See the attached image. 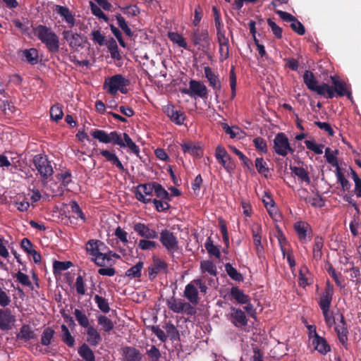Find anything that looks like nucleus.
I'll return each instance as SVG.
<instances>
[{
	"label": "nucleus",
	"mask_w": 361,
	"mask_h": 361,
	"mask_svg": "<svg viewBox=\"0 0 361 361\" xmlns=\"http://www.w3.org/2000/svg\"><path fill=\"white\" fill-rule=\"evenodd\" d=\"M91 135L100 142L105 144L111 143L121 148L128 147L131 152L136 155H138L140 153L139 147L127 133L121 134L117 131H111L110 133H107L103 130L94 129L92 130Z\"/></svg>",
	"instance_id": "f257e3e1"
},
{
	"label": "nucleus",
	"mask_w": 361,
	"mask_h": 361,
	"mask_svg": "<svg viewBox=\"0 0 361 361\" xmlns=\"http://www.w3.org/2000/svg\"><path fill=\"white\" fill-rule=\"evenodd\" d=\"M35 35L46 45L50 52H58L59 41L57 35L45 25H39L34 29Z\"/></svg>",
	"instance_id": "f03ea898"
},
{
	"label": "nucleus",
	"mask_w": 361,
	"mask_h": 361,
	"mask_svg": "<svg viewBox=\"0 0 361 361\" xmlns=\"http://www.w3.org/2000/svg\"><path fill=\"white\" fill-rule=\"evenodd\" d=\"M129 84L130 81L128 79L121 74H117L105 80L104 88L111 95H115L118 91L126 94L128 92L126 86Z\"/></svg>",
	"instance_id": "7ed1b4c3"
},
{
	"label": "nucleus",
	"mask_w": 361,
	"mask_h": 361,
	"mask_svg": "<svg viewBox=\"0 0 361 361\" xmlns=\"http://www.w3.org/2000/svg\"><path fill=\"white\" fill-rule=\"evenodd\" d=\"M32 163L38 173L44 179H48L54 173L51 161L46 156L37 154L33 157Z\"/></svg>",
	"instance_id": "20e7f679"
},
{
	"label": "nucleus",
	"mask_w": 361,
	"mask_h": 361,
	"mask_svg": "<svg viewBox=\"0 0 361 361\" xmlns=\"http://www.w3.org/2000/svg\"><path fill=\"white\" fill-rule=\"evenodd\" d=\"M159 240L168 252L171 255L179 250L178 240L176 236L168 229L161 231Z\"/></svg>",
	"instance_id": "39448f33"
},
{
	"label": "nucleus",
	"mask_w": 361,
	"mask_h": 361,
	"mask_svg": "<svg viewBox=\"0 0 361 361\" xmlns=\"http://www.w3.org/2000/svg\"><path fill=\"white\" fill-rule=\"evenodd\" d=\"M181 93L187 94L190 97L207 98L208 90L207 87L200 81L191 80L189 82V88L180 90Z\"/></svg>",
	"instance_id": "423d86ee"
},
{
	"label": "nucleus",
	"mask_w": 361,
	"mask_h": 361,
	"mask_svg": "<svg viewBox=\"0 0 361 361\" xmlns=\"http://www.w3.org/2000/svg\"><path fill=\"white\" fill-rule=\"evenodd\" d=\"M215 157L228 173H231L233 172L235 169V164L223 146L218 145L216 147L215 150Z\"/></svg>",
	"instance_id": "0eeeda50"
},
{
	"label": "nucleus",
	"mask_w": 361,
	"mask_h": 361,
	"mask_svg": "<svg viewBox=\"0 0 361 361\" xmlns=\"http://www.w3.org/2000/svg\"><path fill=\"white\" fill-rule=\"evenodd\" d=\"M154 185L155 182L138 185L135 192L137 200L145 204L150 202L154 190Z\"/></svg>",
	"instance_id": "6e6552de"
},
{
	"label": "nucleus",
	"mask_w": 361,
	"mask_h": 361,
	"mask_svg": "<svg viewBox=\"0 0 361 361\" xmlns=\"http://www.w3.org/2000/svg\"><path fill=\"white\" fill-rule=\"evenodd\" d=\"M274 149L279 155L285 157L288 152H293V149L290 147L288 137L285 134L278 133L274 140Z\"/></svg>",
	"instance_id": "1a4fd4ad"
},
{
	"label": "nucleus",
	"mask_w": 361,
	"mask_h": 361,
	"mask_svg": "<svg viewBox=\"0 0 361 361\" xmlns=\"http://www.w3.org/2000/svg\"><path fill=\"white\" fill-rule=\"evenodd\" d=\"M338 321L336 323L335 325V331L336 332L338 338L340 343L345 348H348V329L347 326V324L345 322V318L342 314H338V317L337 318Z\"/></svg>",
	"instance_id": "9d476101"
},
{
	"label": "nucleus",
	"mask_w": 361,
	"mask_h": 361,
	"mask_svg": "<svg viewBox=\"0 0 361 361\" xmlns=\"http://www.w3.org/2000/svg\"><path fill=\"white\" fill-rule=\"evenodd\" d=\"M222 24H216L217 39L219 44L220 59L226 60L229 56L228 39L226 37L225 32L222 30Z\"/></svg>",
	"instance_id": "9b49d317"
},
{
	"label": "nucleus",
	"mask_w": 361,
	"mask_h": 361,
	"mask_svg": "<svg viewBox=\"0 0 361 361\" xmlns=\"http://www.w3.org/2000/svg\"><path fill=\"white\" fill-rule=\"evenodd\" d=\"M169 308L175 313H180L185 312L188 314H191L193 310L190 303L184 302L181 299H176L171 297L166 302Z\"/></svg>",
	"instance_id": "f8f14e48"
},
{
	"label": "nucleus",
	"mask_w": 361,
	"mask_h": 361,
	"mask_svg": "<svg viewBox=\"0 0 361 361\" xmlns=\"http://www.w3.org/2000/svg\"><path fill=\"white\" fill-rule=\"evenodd\" d=\"M99 240H90L86 244L87 252L92 257V260L99 267H104V257L99 250Z\"/></svg>",
	"instance_id": "ddd939ff"
},
{
	"label": "nucleus",
	"mask_w": 361,
	"mask_h": 361,
	"mask_svg": "<svg viewBox=\"0 0 361 361\" xmlns=\"http://www.w3.org/2000/svg\"><path fill=\"white\" fill-rule=\"evenodd\" d=\"M16 322V317L9 308L0 309V329L8 331Z\"/></svg>",
	"instance_id": "4468645a"
},
{
	"label": "nucleus",
	"mask_w": 361,
	"mask_h": 361,
	"mask_svg": "<svg viewBox=\"0 0 361 361\" xmlns=\"http://www.w3.org/2000/svg\"><path fill=\"white\" fill-rule=\"evenodd\" d=\"M191 39L196 46L199 45L202 48H208L209 47L210 39L207 30L194 29Z\"/></svg>",
	"instance_id": "2eb2a0df"
},
{
	"label": "nucleus",
	"mask_w": 361,
	"mask_h": 361,
	"mask_svg": "<svg viewBox=\"0 0 361 361\" xmlns=\"http://www.w3.org/2000/svg\"><path fill=\"white\" fill-rule=\"evenodd\" d=\"M230 310V320L235 327L242 328L247 326V319L243 310L234 307H231Z\"/></svg>",
	"instance_id": "dca6fc26"
},
{
	"label": "nucleus",
	"mask_w": 361,
	"mask_h": 361,
	"mask_svg": "<svg viewBox=\"0 0 361 361\" xmlns=\"http://www.w3.org/2000/svg\"><path fill=\"white\" fill-rule=\"evenodd\" d=\"M331 79L334 85L332 87L334 90V94H336L338 97L346 95L349 99L351 98V92L348 90V85L343 80H341L335 76H331Z\"/></svg>",
	"instance_id": "f3484780"
},
{
	"label": "nucleus",
	"mask_w": 361,
	"mask_h": 361,
	"mask_svg": "<svg viewBox=\"0 0 361 361\" xmlns=\"http://www.w3.org/2000/svg\"><path fill=\"white\" fill-rule=\"evenodd\" d=\"M134 231L141 237L147 239L158 238L157 232L142 223H136L133 226Z\"/></svg>",
	"instance_id": "a211bd4d"
},
{
	"label": "nucleus",
	"mask_w": 361,
	"mask_h": 361,
	"mask_svg": "<svg viewBox=\"0 0 361 361\" xmlns=\"http://www.w3.org/2000/svg\"><path fill=\"white\" fill-rule=\"evenodd\" d=\"M334 295V286L326 282V288L319 301L320 308L330 307Z\"/></svg>",
	"instance_id": "6ab92c4d"
},
{
	"label": "nucleus",
	"mask_w": 361,
	"mask_h": 361,
	"mask_svg": "<svg viewBox=\"0 0 361 361\" xmlns=\"http://www.w3.org/2000/svg\"><path fill=\"white\" fill-rule=\"evenodd\" d=\"M53 13L60 16L61 20L66 21V23H74V16L66 6L54 5L53 7Z\"/></svg>",
	"instance_id": "aec40b11"
},
{
	"label": "nucleus",
	"mask_w": 361,
	"mask_h": 361,
	"mask_svg": "<svg viewBox=\"0 0 361 361\" xmlns=\"http://www.w3.org/2000/svg\"><path fill=\"white\" fill-rule=\"evenodd\" d=\"M37 335L32 327L28 324H23L19 331L16 334V340L27 342L35 339Z\"/></svg>",
	"instance_id": "412c9836"
},
{
	"label": "nucleus",
	"mask_w": 361,
	"mask_h": 361,
	"mask_svg": "<svg viewBox=\"0 0 361 361\" xmlns=\"http://www.w3.org/2000/svg\"><path fill=\"white\" fill-rule=\"evenodd\" d=\"M166 268L167 264L164 260L158 257H154L152 264L148 268V273L150 280H153L157 276L158 273L162 270H165Z\"/></svg>",
	"instance_id": "4be33fe9"
},
{
	"label": "nucleus",
	"mask_w": 361,
	"mask_h": 361,
	"mask_svg": "<svg viewBox=\"0 0 361 361\" xmlns=\"http://www.w3.org/2000/svg\"><path fill=\"white\" fill-rule=\"evenodd\" d=\"M314 349L322 355H326L330 351L331 348L328 344L326 340L319 336L316 332V328H314V338L312 341Z\"/></svg>",
	"instance_id": "5701e85b"
},
{
	"label": "nucleus",
	"mask_w": 361,
	"mask_h": 361,
	"mask_svg": "<svg viewBox=\"0 0 361 361\" xmlns=\"http://www.w3.org/2000/svg\"><path fill=\"white\" fill-rule=\"evenodd\" d=\"M184 297H185L193 305H197L199 302L198 290L196 288L193 280L186 285L184 290Z\"/></svg>",
	"instance_id": "b1692460"
},
{
	"label": "nucleus",
	"mask_w": 361,
	"mask_h": 361,
	"mask_svg": "<svg viewBox=\"0 0 361 361\" xmlns=\"http://www.w3.org/2000/svg\"><path fill=\"white\" fill-rule=\"evenodd\" d=\"M123 361H141L142 355L135 348L126 346L122 348Z\"/></svg>",
	"instance_id": "393cba45"
},
{
	"label": "nucleus",
	"mask_w": 361,
	"mask_h": 361,
	"mask_svg": "<svg viewBox=\"0 0 361 361\" xmlns=\"http://www.w3.org/2000/svg\"><path fill=\"white\" fill-rule=\"evenodd\" d=\"M204 72L205 77L209 81V85L212 87L214 90H219L221 89V82L218 75L209 66L204 68Z\"/></svg>",
	"instance_id": "a878e982"
},
{
	"label": "nucleus",
	"mask_w": 361,
	"mask_h": 361,
	"mask_svg": "<svg viewBox=\"0 0 361 361\" xmlns=\"http://www.w3.org/2000/svg\"><path fill=\"white\" fill-rule=\"evenodd\" d=\"M87 341L92 346H97L102 341V336L97 329L94 326H90L87 328Z\"/></svg>",
	"instance_id": "bb28decb"
},
{
	"label": "nucleus",
	"mask_w": 361,
	"mask_h": 361,
	"mask_svg": "<svg viewBox=\"0 0 361 361\" xmlns=\"http://www.w3.org/2000/svg\"><path fill=\"white\" fill-rule=\"evenodd\" d=\"M21 57L24 61L32 65L37 64L39 61L38 51L35 48L21 51Z\"/></svg>",
	"instance_id": "cd10ccee"
},
{
	"label": "nucleus",
	"mask_w": 361,
	"mask_h": 361,
	"mask_svg": "<svg viewBox=\"0 0 361 361\" xmlns=\"http://www.w3.org/2000/svg\"><path fill=\"white\" fill-rule=\"evenodd\" d=\"M314 92L326 99H332L334 97V87L324 82L318 85Z\"/></svg>",
	"instance_id": "c85d7f7f"
},
{
	"label": "nucleus",
	"mask_w": 361,
	"mask_h": 361,
	"mask_svg": "<svg viewBox=\"0 0 361 361\" xmlns=\"http://www.w3.org/2000/svg\"><path fill=\"white\" fill-rule=\"evenodd\" d=\"M63 35L64 39L69 43L71 47H78L82 44V39L80 35L69 30L64 31Z\"/></svg>",
	"instance_id": "c756f323"
},
{
	"label": "nucleus",
	"mask_w": 361,
	"mask_h": 361,
	"mask_svg": "<svg viewBox=\"0 0 361 361\" xmlns=\"http://www.w3.org/2000/svg\"><path fill=\"white\" fill-rule=\"evenodd\" d=\"M100 154L106 159V161L116 166L119 170L124 171L123 165L115 153L106 149H102L100 151Z\"/></svg>",
	"instance_id": "7c9ffc66"
},
{
	"label": "nucleus",
	"mask_w": 361,
	"mask_h": 361,
	"mask_svg": "<svg viewBox=\"0 0 361 361\" xmlns=\"http://www.w3.org/2000/svg\"><path fill=\"white\" fill-rule=\"evenodd\" d=\"M184 153H188L192 156L200 157L202 154L201 147L192 142H186L181 145Z\"/></svg>",
	"instance_id": "2f4dec72"
},
{
	"label": "nucleus",
	"mask_w": 361,
	"mask_h": 361,
	"mask_svg": "<svg viewBox=\"0 0 361 361\" xmlns=\"http://www.w3.org/2000/svg\"><path fill=\"white\" fill-rule=\"evenodd\" d=\"M308 224L303 221H298L295 224V229L300 241L307 242Z\"/></svg>",
	"instance_id": "473e14b6"
},
{
	"label": "nucleus",
	"mask_w": 361,
	"mask_h": 361,
	"mask_svg": "<svg viewBox=\"0 0 361 361\" xmlns=\"http://www.w3.org/2000/svg\"><path fill=\"white\" fill-rule=\"evenodd\" d=\"M231 295L240 304H247L250 301V297L236 286L231 288Z\"/></svg>",
	"instance_id": "72a5a7b5"
},
{
	"label": "nucleus",
	"mask_w": 361,
	"mask_h": 361,
	"mask_svg": "<svg viewBox=\"0 0 361 361\" xmlns=\"http://www.w3.org/2000/svg\"><path fill=\"white\" fill-rule=\"evenodd\" d=\"M166 113L171 120L178 125H181L185 120L184 114L181 111L175 109L173 106L168 107Z\"/></svg>",
	"instance_id": "f704fd0d"
},
{
	"label": "nucleus",
	"mask_w": 361,
	"mask_h": 361,
	"mask_svg": "<svg viewBox=\"0 0 361 361\" xmlns=\"http://www.w3.org/2000/svg\"><path fill=\"white\" fill-rule=\"evenodd\" d=\"M303 81L307 88L314 92L315 88L317 87L318 81L316 80L313 73L310 71H305L303 74Z\"/></svg>",
	"instance_id": "c9c22d12"
},
{
	"label": "nucleus",
	"mask_w": 361,
	"mask_h": 361,
	"mask_svg": "<svg viewBox=\"0 0 361 361\" xmlns=\"http://www.w3.org/2000/svg\"><path fill=\"white\" fill-rule=\"evenodd\" d=\"M338 154V150H331L329 147H326L325 149V158L326 161L331 164L333 166L336 167V170L341 169L337 159V154Z\"/></svg>",
	"instance_id": "e433bc0d"
},
{
	"label": "nucleus",
	"mask_w": 361,
	"mask_h": 361,
	"mask_svg": "<svg viewBox=\"0 0 361 361\" xmlns=\"http://www.w3.org/2000/svg\"><path fill=\"white\" fill-rule=\"evenodd\" d=\"M78 354L85 361H95L93 351L86 343H83L78 349Z\"/></svg>",
	"instance_id": "4c0bfd02"
},
{
	"label": "nucleus",
	"mask_w": 361,
	"mask_h": 361,
	"mask_svg": "<svg viewBox=\"0 0 361 361\" xmlns=\"http://www.w3.org/2000/svg\"><path fill=\"white\" fill-rule=\"evenodd\" d=\"M169 39L179 47L187 49L188 44L182 35L176 32H169L167 34Z\"/></svg>",
	"instance_id": "58836bf2"
},
{
	"label": "nucleus",
	"mask_w": 361,
	"mask_h": 361,
	"mask_svg": "<svg viewBox=\"0 0 361 361\" xmlns=\"http://www.w3.org/2000/svg\"><path fill=\"white\" fill-rule=\"evenodd\" d=\"M290 169L292 173L302 181L305 182L307 184L310 183V178L309 176V173L304 168L298 166H290Z\"/></svg>",
	"instance_id": "ea45409f"
},
{
	"label": "nucleus",
	"mask_w": 361,
	"mask_h": 361,
	"mask_svg": "<svg viewBox=\"0 0 361 361\" xmlns=\"http://www.w3.org/2000/svg\"><path fill=\"white\" fill-rule=\"evenodd\" d=\"M98 324L105 332H110L114 328L113 322L105 315L100 314L97 317Z\"/></svg>",
	"instance_id": "a19ab883"
},
{
	"label": "nucleus",
	"mask_w": 361,
	"mask_h": 361,
	"mask_svg": "<svg viewBox=\"0 0 361 361\" xmlns=\"http://www.w3.org/2000/svg\"><path fill=\"white\" fill-rule=\"evenodd\" d=\"M143 262L142 261H139L136 263L135 265L128 269L126 271V276L130 279L139 278L141 276V271L143 268Z\"/></svg>",
	"instance_id": "79ce46f5"
},
{
	"label": "nucleus",
	"mask_w": 361,
	"mask_h": 361,
	"mask_svg": "<svg viewBox=\"0 0 361 361\" xmlns=\"http://www.w3.org/2000/svg\"><path fill=\"white\" fill-rule=\"evenodd\" d=\"M324 245V240L322 238L317 236L314 238V246H313V257L315 260L318 261L322 258V247Z\"/></svg>",
	"instance_id": "37998d69"
},
{
	"label": "nucleus",
	"mask_w": 361,
	"mask_h": 361,
	"mask_svg": "<svg viewBox=\"0 0 361 361\" xmlns=\"http://www.w3.org/2000/svg\"><path fill=\"white\" fill-rule=\"evenodd\" d=\"M55 331L51 327H47L44 329L41 336V344L47 346L51 344Z\"/></svg>",
	"instance_id": "c03bdc74"
},
{
	"label": "nucleus",
	"mask_w": 361,
	"mask_h": 361,
	"mask_svg": "<svg viewBox=\"0 0 361 361\" xmlns=\"http://www.w3.org/2000/svg\"><path fill=\"white\" fill-rule=\"evenodd\" d=\"M260 232H261V226L259 225L256 224L252 226V233L253 241H254V244L256 246V248L258 252L260 251L261 250H262V243H261L262 237L260 235Z\"/></svg>",
	"instance_id": "a18cd8bd"
},
{
	"label": "nucleus",
	"mask_w": 361,
	"mask_h": 361,
	"mask_svg": "<svg viewBox=\"0 0 361 361\" xmlns=\"http://www.w3.org/2000/svg\"><path fill=\"white\" fill-rule=\"evenodd\" d=\"M61 331H62V341L69 347H73L75 343V339L71 336L68 328L65 325L63 324L61 326Z\"/></svg>",
	"instance_id": "49530a36"
},
{
	"label": "nucleus",
	"mask_w": 361,
	"mask_h": 361,
	"mask_svg": "<svg viewBox=\"0 0 361 361\" xmlns=\"http://www.w3.org/2000/svg\"><path fill=\"white\" fill-rule=\"evenodd\" d=\"M262 201L270 215H273L274 213L276 212V208L274 207V201L269 193L265 192L262 197Z\"/></svg>",
	"instance_id": "de8ad7c7"
},
{
	"label": "nucleus",
	"mask_w": 361,
	"mask_h": 361,
	"mask_svg": "<svg viewBox=\"0 0 361 361\" xmlns=\"http://www.w3.org/2000/svg\"><path fill=\"white\" fill-rule=\"evenodd\" d=\"M157 197L161 200L170 201L171 197L169 192L161 186V185L155 182L154 190Z\"/></svg>",
	"instance_id": "09e8293b"
},
{
	"label": "nucleus",
	"mask_w": 361,
	"mask_h": 361,
	"mask_svg": "<svg viewBox=\"0 0 361 361\" xmlns=\"http://www.w3.org/2000/svg\"><path fill=\"white\" fill-rule=\"evenodd\" d=\"M306 202L315 207H322L324 206V200L317 191L313 197H305Z\"/></svg>",
	"instance_id": "8fccbe9b"
},
{
	"label": "nucleus",
	"mask_w": 361,
	"mask_h": 361,
	"mask_svg": "<svg viewBox=\"0 0 361 361\" xmlns=\"http://www.w3.org/2000/svg\"><path fill=\"white\" fill-rule=\"evenodd\" d=\"M225 269L226 273L232 279L237 281H241L243 279L242 274H240L230 263L226 264Z\"/></svg>",
	"instance_id": "3c124183"
},
{
	"label": "nucleus",
	"mask_w": 361,
	"mask_h": 361,
	"mask_svg": "<svg viewBox=\"0 0 361 361\" xmlns=\"http://www.w3.org/2000/svg\"><path fill=\"white\" fill-rule=\"evenodd\" d=\"M74 315L78 324L84 328H87L90 326L87 317L81 310L75 309L74 311Z\"/></svg>",
	"instance_id": "603ef678"
},
{
	"label": "nucleus",
	"mask_w": 361,
	"mask_h": 361,
	"mask_svg": "<svg viewBox=\"0 0 361 361\" xmlns=\"http://www.w3.org/2000/svg\"><path fill=\"white\" fill-rule=\"evenodd\" d=\"M95 302L97 305L98 308L104 313H108L110 310L109 305L106 299L96 295L94 298Z\"/></svg>",
	"instance_id": "864d4df0"
},
{
	"label": "nucleus",
	"mask_w": 361,
	"mask_h": 361,
	"mask_svg": "<svg viewBox=\"0 0 361 361\" xmlns=\"http://www.w3.org/2000/svg\"><path fill=\"white\" fill-rule=\"evenodd\" d=\"M204 247L209 255H214L218 259L220 258V250L216 245L213 244V242L212 241L210 238H208L207 242L204 244Z\"/></svg>",
	"instance_id": "5fc2aeb1"
},
{
	"label": "nucleus",
	"mask_w": 361,
	"mask_h": 361,
	"mask_svg": "<svg viewBox=\"0 0 361 361\" xmlns=\"http://www.w3.org/2000/svg\"><path fill=\"white\" fill-rule=\"evenodd\" d=\"M200 267L203 272H208L212 276H216V267L212 262L209 260L202 261L201 262Z\"/></svg>",
	"instance_id": "6e6d98bb"
},
{
	"label": "nucleus",
	"mask_w": 361,
	"mask_h": 361,
	"mask_svg": "<svg viewBox=\"0 0 361 361\" xmlns=\"http://www.w3.org/2000/svg\"><path fill=\"white\" fill-rule=\"evenodd\" d=\"M63 116L62 107L59 104L53 105L50 109V116L55 121H58L62 118Z\"/></svg>",
	"instance_id": "4d7b16f0"
},
{
	"label": "nucleus",
	"mask_w": 361,
	"mask_h": 361,
	"mask_svg": "<svg viewBox=\"0 0 361 361\" xmlns=\"http://www.w3.org/2000/svg\"><path fill=\"white\" fill-rule=\"evenodd\" d=\"M231 149L242 161L243 164L245 167H247L248 169H252V162L250 159H248L245 155H244L239 149H238L235 147H231Z\"/></svg>",
	"instance_id": "13d9d810"
},
{
	"label": "nucleus",
	"mask_w": 361,
	"mask_h": 361,
	"mask_svg": "<svg viewBox=\"0 0 361 361\" xmlns=\"http://www.w3.org/2000/svg\"><path fill=\"white\" fill-rule=\"evenodd\" d=\"M255 167L259 173L264 175L267 177L266 173L269 172V168L264 159L258 157L255 160Z\"/></svg>",
	"instance_id": "bf43d9fd"
},
{
	"label": "nucleus",
	"mask_w": 361,
	"mask_h": 361,
	"mask_svg": "<svg viewBox=\"0 0 361 361\" xmlns=\"http://www.w3.org/2000/svg\"><path fill=\"white\" fill-rule=\"evenodd\" d=\"M72 266V263L69 261L60 262L54 261L53 264V269L54 272L61 273L63 271L68 269Z\"/></svg>",
	"instance_id": "052dcab7"
},
{
	"label": "nucleus",
	"mask_w": 361,
	"mask_h": 361,
	"mask_svg": "<svg viewBox=\"0 0 361 361\" xmlns=\"http://www.w3.org/2000/svg\"><path fill=\"white\" fill-rule=\"evenodd\" d=\"M326 324L328 326L331 327L336 324V319L330 312V307L321 308Z\"/></svg>",
	"instance_id": "680f3d73"
},
{
	"label": "nucleus",
	"mask_w": 361,
	"mask_h": 361,
	"mask_svg": "<svg viewBox=\"0 0 361 361\" xmlns=\"http://www.w3.org/2000/svg\"><path fill=\"white\" fill-rule=\"evenodd\" d=\"M336 178L338 182L341 185L343 190H348L350 188V182L345 178L344 174L341 172V169L336 170Z\"/></svg>",
	"instance_id": "e2e57ef3"
},
{
	"label": "nucleus",
	"mask_w": 361,
	"mask_h": 361,
	"mask_svg": "<svg viewBox=\"0 0 361 361\" xmlns=\"http://www.w3.org/2000/svg\"><path fill=\"white\" fill-rule=\"evenodd\" d=\"M164 329L166 331L167 336L170 337L171 340H176L179 338V333L173 324H166Z\"/></svg>",
	"instance_id": "0e129e2a"
},
{
	"label": "nucleus",
	"mask_w": 361,
	"mask_h": 361,
	"mask_svg": "<svg viewBox=\"0 0 361 361\" xmlns=\"http://www.w3.org/2000/svg\"><path fill=\"white\" fill-rule=\"evenodd\" d=\"M157 212H165L170 208L169 201L154 199L152 200Z\"/></svg>",
	"instance_id": "69168bd1"
},
{
	"label": "nucleus",
	"mask_w": 361,
	"mask_h": 361,
	"mask_svg": "<svg viewBox=\"0 0 361 361\" xmlns=\"http://www.w3.org/2000/svg\"><path fill=\"white\" fill-rule=\"evenodd\" d=\"M305 144L307 149L313 151L315 154H321L323 153L322 148L324 147V145H317L313 140H305Z\"/></svg>",
	"instance_id": "338daca9"
},
{
	"label": "nucleus",
	"mask_w": 361,
	"mask_h": 361,
	"mask_svg": "<svg viewBox=\"0 0 361 361\" xmlns=\"http://www.w3.org/2000/svg\"><path fill=\"white\" fill-rule=\"evenodd\" d=\"M147 355L151 361H158L161 357L160 351L155 345H152L149 350H147Z\"/></svg>",
	"instance_id": "774afa93"
}]
</instances>
